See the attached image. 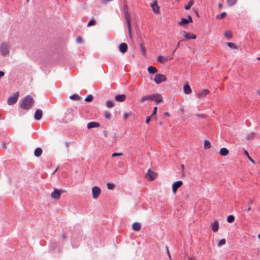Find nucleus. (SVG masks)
<instances>
[{
	"instance_id": "obj_18",
	"label": "nucleus",
	"mask_w": 260,
	"mask_h": 260,
	"mask_svg": "<svg viewBox=\"0 0 260 260\" xmlns=\"http://www.w3.org/2000/svg\"><path fill=\"white\" fill-rule=\"evenodd\" d=\"M151 7L152 8V10L155 13H159V7L157 5V2L155 1L152 4H151Z\"/></svg>"
},
{
	"instance_id": "obj_3",
	"label": "nucleus",
	"mask_w": 260,
	"mask_h": 260,
	"mask_svg": "<svg viewBox=\"0 0 260 260\" xmlns=\"http://www.w3.org/2000/svg\"><path fill=\"white\" fill-rule=\"evenodd\" d=\"M9 53V45L6 43H3L0 45V53L3 56H6Z\"/></svg>"
},
{
	"instance_id": "obj_19",
	"label": "nucleus",
	"mask_w": 260,
	"mask_h": 260,
	"mask_svg": "<svg viewBox=\"0 0 260 260\" xmlns=\"http://www.w3.org/2000/svg\"><path fill=\"white\" fill-rule=\"evenodd\" d=\"M189 23H190L189 22L187 19H185V18H182L181 19V21L178 22V24L180 25H182L183 27H186Z\"/></svg>"
},
{
	"instance_id": "obj_26",
	"label": "nucleus",
	"mask_w": 260,
	"mask_h": 260,
	"mask_svg": "<svg viewBox=\"0 0 260 260\" xmlns=\"http://www.w3.org/2000/svg\"><path fill=\"white\" fill-rule=\"evenodd\" d=\"M106 106L109 108L113 107L115 105L114 103L112 101H107L106 103Z\"/></svg>"
},
{
	"instance_id": "obj_63",
	"label": "nucleus",
	"mask_w": 260,
	"mask_h": 260,
	"mask_svg": "<svg viewBox=\"0 0 260 260\" xmlns=\"http://www.w3.org/2000/svg\"><path fill=\"white\" fill-rule=\"evenodd\" d=\"M258 239H260V234H259L258 235Z\"/></svg>"
},
{
	"instance_id": "obj_12",
	"label": "nucleus",
	"mask_w": 260,
	"mask_h": 260,
	"mask_svg": "<svg viewBox=\"0 0 260 260\" xmlns=\"http://www.w3.org/2000/svg\"><path fill=\"white\" fill-rule=\"evenodd\" d=\"M119 48L121 53H124L127 50V45L125 43H122L119 45Z\"/></svg>"
},
{
	"instance_id": "obj_17",
	"label": "nucleus",
	"mask_w": 260,
	"mask_h": 260,
	"mask_svg": "<svg viewBox=\"0 0 260 260\" xmlns=\"http://www.w3.org/2000/svg\"><path fill=\"white\" fill-rule=\"evenodd\" d=\"M209 90L208 89H204L201 92H200L197 94V97L198 98H202L203 97L205 96L207 94L209 93Z\"/></svg>"
},
{
	"instance_id": "obj_56",
	"label": "nucleus",
	"mask_w": 260,
	"mask_h": 260,
	"mask_svg": "<svg viewBox=\"0 0 260 260\" xmlns=\"http://www.w3.org/2000/svg\"><path fill=\"white\" fill-rule=\"evenodd\" d=\"M58 167H57V168L54 170V171H53V172H52V175H54V174L55 173V172L57 171V170H58Z\"/></svg>"
},
{
	"instance_id": "obj_35",
	"label": "nucleus",
	"mask_w": 260,
	"mask_h": 260,
	"mask_svg": "<svg viewBox=\"0 0 260 260\" xmlns=\"http://www.w3.org/2000/svg\"><path fill=\"white\" fill-rule=\"evenodd\" d=\"M237 0H227V4L230 6H234L237 2Z\"/></svg>"
},
{
	"instance_id": "obj_20",
	"label": "nucleus",
	"mask_w": 260,
	"mask_h": 260,
	"mask_svg": "<svg viewBox=\"0 0 260 260\" xmlns=\"http://www.w3.org/2000/svg\"><path fill=\"white\" fill-rule=\"evenodd\" d=\"M141 225L138 222H134L132 225L133 230L135 231H139L141 229Z\"/></svg>"
},
{
	"instance_id": "obj_45",
	"label": "nucleus",
	"mask_w": 260,
	"mask_h": 260,
	"mask_svg": "<svg viewBox=\"0 0 260 260\" xmlns=\"http://www.w3.org/2000/svg\"><path fill=\"white\" fill-rule=\"evenodd\" d=\"M224 35L226 37L230 39L232 37V34L230 32L226 31L224 34Z\"/></svg>"
},
{
	"instance_id": "obj_60",
	"label": "nucleus",
	"mask_w": 260,
	"mask_h": 260,
	"mask_svg": "<svg viewBox=\"0 0 260 260\" xmlns=\"http://www.w3.org/2000/svg\"><path fill=\"white\" fill-rule=\"evenodd\" d=\"M176 49H176V48H175V49L173 51V52H172L173 54H174V52H175V51H176Z\"/></svg>"
},
{
	"instance_id": "obj_34",
	"label": "nucleus",
	"mask_w": 260,
	"mask_h": 260,
	"mask_svg": "<svg viewBox=\"0 0 260 260\" xmlns=\"http://www.w3.org/2000/svg\"><path fill=\"white\" fill-rule=\"evenodd\" d=\"M226 243V240L225 239H221L217 243V246L220 247L223 245H224Z\"/></svg>"
},
{
	"instance_id": "obj_22",
	"label": "nucleus",
	"mask_w": 260,
	"mask_h": 260,
	"mask_svg": "<svg viewBox=\"0 0 260 260\" xmlns=\"http://www.w3.org/2000/svg\"><path fill=\"white\" fill-rule=\"evenodd\" d=\"M183 89L184 93L186 94H188L191 92V89L187 83L184 85Z\"/></svg>"
},
{
	"instance_id": "obj_32",
	"label": "nucleus",
	"mask_w": 260,
	"mask_h": 260,
	"mask_svg": "<svg viewBox=\"0 0 260 260\" xmlns=\"http://www.w3.org/2000/svg\"><path fill=\"white\" fill-rule=\"evenodd\" d=\"M244 154L247 157V158L251 162L255 164L254 160L249 156L248 152L246 150H244Z\"/></svg>"
},
{
	"instance_id": "obj_11",
	"label": "nucleus",
	"mask_w": 260,
	"mask_h": 260,
	"mask_svg": "<svg viewBox=\"0 0 260 260\" xmlns=\"http://www.w3.org/2000/svg\"><path fill=\"white\" fill-rule=\"evenodd\" d=\"M147 175L150 180H153L156 178L157 174L149 169L147 171Z\"/></svg>"
},
{
	"instance_id": "obj_10",
	"label": "nucleus",
	"mask_w": 260,
	"mask_h": 260,
	"mask_svg": "<svg viewBox=\"0 0 260 260\" xmlns=\"http://www.w3.org/2000/svg\"><path fill=\"white\" fill-rule=\"evenodd\" d=\"M60 197V191L56 188H55L53 191L51 193V197L54 199H58Z\"/></svg>"
},
{
	"instance_id": "obj_43",
	"label": "nucleus",
	"mask_w": 260,
	"mask_h": 260,
	"mask_svg": "<svg viewBox=\"0 0 260 260\" xmlns=\"http://www.w3.org/2000/svg\"><path fill=\"white\" fill-rule=\"evenodd\" d=\"M76 42L78 44H81L83 42L82 38L81 36H79L76 39Z\"/></svg>"
},
{
	"instance_id": "obj_24",
	"label": "nucleus",
	"mask_w": 260,
	"mask_h": 260,
	"mask_svg": "<svg viewBox=\"0 0 260 260\" xmlns=\"http://www.w3.org/2000/svg\"><path fill=\"white\" fill-rule=\"evenodd\" d=\"M229 153V150L227 148L223 147L220 149L219 154L222 156H226Z\"/></svg>"
},
{
	"instance_id": "obj_13",
	"label": "nucleus",
	"mask_w": 260,
	"mask_h": 260,
	"mask_svg": "<svg viewBox=\"0 0 260 260\" xmlns=\"http://www.w3.org/2000/svg\"><path fill=\"white\" fill-rule=\"evenodd\" d=\"M100 126V123L95 121L90 122L87 124V127L88 129L92 128L99 127Z\"/></svg>"
},
{
	"instance_id": "obj_37",
	"label": "nucleus",
	"mask_w": 260,
	"mask_h": 260,
	"mask_svg": "<svg viewBox=\"0 0 260 260\" xmlns=\"http://www.w3.org/2000/svg\"><path fill=\"white\" fill-rule=\"evenodd\" d=\"M107 186L108 189H112L115 187V185L113 183L109 182L107 183Z\"/></svg>"
},
{
	"instance_id": "obj_4",
	"label": "nucleus",
	"mask_w": 260,
	"mask_h": 260,
	"mask_svg": "<svg viewBox=\"0 0 260 260\" xmlns=\"http://www.w3.org/2000/svg\"><path fill=\"white\" fill-rule=\"evenodd\" d=\"M166 76L161 74H156L153 79L154 81L156 84H160L162 82L166 81Z\"/></svg>"
},
{
	"instance_id": "obj_40",
	"label": "nucleus",
	"mask_w": 260,
	"mask_h": 260,
	"mask_svg": "<svg viewBox=\"0 0 260 260\" xmlns=\"http://www.w3.org/2000/svg\"><path fill=\"white\" fill-rule=\"evenodd\" d=\"M95 24V20L94 19H91L88 22L87 26L88 27H90L91 26L94 25Z\"/></svg>"
},
{
	"instance_id": "obj_55",
	"label": "nucleus",
	"mask_w": 260,
	"mask_h": 260,
	"mask_svg": "<svg viewBox=\"0 0 260 260\" xmlns=\"http://www.w3.org/2000/svg\"><path fill=\"white\" fill-rule=\"evenodd\" d=\"M166 250H167V253H168V256L170 257V253H169V249H168V247H166Z\"/></svg>"
},
{
	"instance_id": "obj_25",
	"label": "nucleus",
	"mask_w": 260,
	"mask_h": 260,
	"mask_svg": "<svg viewBox=\"0 0 260 260\" xmlns=\"http://www.w3.org/2000/svg\"><path fill=\"white\" fill-rule=\"evenodd\" d=\"M194 2L193 0H190L188 4L185 6L184 8L186 10H188L190 9L191 7L193 5Z\"/></svg>"
},
{
	"instance_id": "obj_54",
	"label": "nucleus",
	"mask_w": 260,
	"mask_h": 260,
	"mask_svg": "<svg viewBox=\"0 0 260 260\" xmlns=\"http://www.w3.org/2000/svg\"><path fill=\"white\" fill-rule=\"evenodd\" d=\"M198 116L201 118H204L205 115L204 114H199Z\"/></svg>"
},
{
	"instance_id": "obj_57",
	"label": "nucleus",
	"mask_w": 260,
	"mask_h": 260,
	"mask_svg": "<svg viewBox=\"0 0 260 260\" xmlns=\"http://www.w3.org/2000/svg\"><path fill=\"white\" fill-rule=\"evenodd\" d=\"M222 4H221V3H219V4H218V7H219L220 8H222Z\"/></svg>"
},
{
	"instance_id": "obj_42",
	"label": "nucleus",
	"mask_w": 260,
	"mask_h": 260,
	"mask_svg": "<svg viewBox=\"0 0 260 260\" xmlns=\"http://www.w3.org/2000/svg\"><path fill=\"white\" fill-rule=\"evenodd\" d=\"M105 117L106 118L110 119L111 117V114L109 111H106L105 113Z\"/></svg>"
},
{
	"instance_id": "obj_62",
	"label": "nucleus",
	"mask_w": 260,
	"mask_h": 260,
	"mask_svg": "<svg viewBox=\"0 0 260 260\" xmlns=\"http://www.w3.org/2000/svg\"><path fill=\"white\" fill-rule=\"evenodd\" d=\"M3 119L1 114H0V119Z\"/></svg>"
},
{
	"instance_id": "obj_41",
	"label": "nucleus",
	"mask_w": 260,
	"mask_h": 260,
	"mask_svg": "<svg viewBox=\"0 0 260 260\" xmlns=\"http://www.w3.org/2000/svg\"><path fill=\"white\" fill-rule=\"evenodd\" d=\"M166 60V58L161 55H159L157 57V61L159 62H162Z\"/></svg>"
},
{
	"instance_id": "obj_27",
	"label": "nucleus",
	"mask_w": 260,
	"mask_h": 260,
	"mask_svg": "<svg viewBox=\"0 0 260 260\" xmlns=\"http://www.w3.org/2000/svg\"><path fill=\"white\" fill-rule=\"evenodd\" d=\"M204 146L205 149H209L211 147L210 142L207 140L204 141Z\"/></svg>"
},
{
	"instance_id": "obj_21",
	"label": "nucleus",
	"mask_w": 260,
	"mask_h": 260,
	"mask_svg": "<svg viewBox=\"0 0 260 260\" xmlns=\"http://www.w3.org/2000/svg\"><path fill=\"white\" fill-rule=\"evenodd\" d=\"M43 151L41 148L37 147L34 151V155L35 156L38 157L42 154Z\"/></svg>"
},
{
	"instance_id": "obj_53",
	"label": "nucleus",
	"mask_w": 260,
	"mask_h": 260,
	"mask_svg": "<svg viewBox=\"0 0 260 260\" xmlns=\"http://www.w3.org/2000/svg\"><path fill=\"white\" fill-rule=\"evenodd\" d=\"M164 115L165 116H169L170 115V113L169 112H165Z\"/></svg>"
},
{
	"instance_id": "obj_14",
	"label": "nucleus",
	"mask_w": 260,
	"mask_h": 260,
	"mask_svg": "<svg viewBox=\"0 0 260 260\" xmlns=\"http://www.w3.org/2000/svg\"><path fill=\"white\" fill-rule=\"evenodd\" d=\"M153 101L155 102L157 104H158L159 103H162L163 102V99L160 94L155 93L153 99Z\"/></svg>"
},
{
	"instance_id": "obj_28",
	"label": "nucleus",
	"mask_w": 260,
	"mask_h": 260,
	"mask_svg": "<svg viewBox=\"0 0 260 260\" xmlns=\"http://www.w3.org/2000/svg\"><path fill=\"white\" fill-rule=\"evenodd\" d=\"M70 99L72 100L78 101L80 100V97L77 94H73L70 96Z\"/></svg>"
},
{
	"instance_id": "obj_44",
	"label": "nucleus",
	"mask_w": 260,
	"mask_h": 260,
	"mask_svg": "<svg viewBox=\"0 0 260 260\" xmlns=\"http://www.w3.org/2000/svg\"><path fill=\"white\" fill-rule=\"evenodd\" d=\"M121 155H123V153H122V152H114L112 154V156L115 157V156H121Z\"/></svg>"
},
{
	"instance_id": "obj_16",
	"label": "nucleus",
	"mask_w": 260,
	"mask_h": 260,
	"mask_svg": "<svg viewBox=\"0 0 260 260\" xmlns=\"http://www.w3.org/2000/svg\"><path fill=\"white\" fill-rule=\"evenodd\" d=\"M211 229L214 232H216L218 231L219 229V223L218 221H214V222L211 224Z\"/></svg>"
},
{
	"instance_id": "obj_50",
	"label": "nucleus",
	"mask_w": 260,
	"mask_h": 260,
	"mask_svg": "<svg viewBox=\"0 0 260 260\" xmlns=\"http://www.w3.org/2000/svg\"><path fill=\"white\" fill-rule=\"evenodd\" d=\"M150 117H147L146 120V123L147 124H148L150 122Z\"/></svg>"
},
{
	"instance_id": "obj_47",
	"label": "nucleus",
	"mask_w": 260,
	"mask_h": 260,
	"mask_svg": "<svg viewBox=\"0 0 260 260\" xmlns=\"http://www.w3.org/2000/svg\"><path fill=\"white\" fill-rule=\"evenodd\" d=\"M149 101H153V99L154 98L155 94H149Z\"/></svg>"
},
{
	"instance_id": "obj_8",
	"label": "nucleus",
	"mask_w": 260,
	"mask_h": 260,
	"mask_svg": "<svg viewBox=\"0 0 260 260\" xmlns=\"http://www.w3.org/2000/svg\"><path fill=\"white\" fill-rule=\"evenodd\" d=\"M182 181L179 180L175 182L172 185L173 192L174 194L176 193V191L179 187L182 185Z\"/></svg>"
},
{
	"instance_id": "obj_33",
	"label": "nucleus",
	"mask_w": 260,
	"mask_h": 260,
	"mask_svg": "<svg viewBox=\"0 0 260 260\" xmlns=\"http://www.w3.org/2000/svg\"><path fill=\"white\" fill-rule=\"evenodd\" d=\"M93 99V95L92 94H89L85 99V101L87 102H90L92 101Z\"/></svg>"
},
{
	"instance_id": "obj_31",
	"label": "nucleus",
	"mask_w": 260,
	"mask_h": 260,
	"mask_svg": "<svg viewBox=\"0 0 260 260\" xmlns=\"http://www.w3.org/2000/svg\"><path fill=\"white\" fill-rule=\"evenodd\" d=\"M226 45L229 47H230L232 49H237L236 45L233 43L228 42V43H226Z\"/></svg>"
},
{
	"instance_id": "obj_48",
	"label": "nucleus",
	"mask_w": 260,
	"mask_h": 260,
	"mask_svg": "<svg viewBox=\"0 0 260 260\" xmlns=\"http://www.w3.org/2000/svg\"><path fill=\"white\" fill-rule=\"evenodd\" d=\"M157 108L156 107H154L153 108V112H152V114L151 115V116H153L154 115H155L156 114V112H157Z\"/></svg>"
},
{
	"instance_id": "obj_5",
	"label": "nucleus",
	"mask_w": 260,
	"mask_h": 260,
	"mask_svg": "<svg viewBox=\"0 0 260 260\" xmlns=\"http://www.w3.org/2000/svg\"><path fill=\"white\" fill-rule=\"evenodd\" d=\"M19 96V92H15L13 96H10L7 101V103L9 105H14L18 101Z\"/></svg>"
},
{
	"instance_id": "obj_1",
	"label": "nucleus",
	"mask_w": 260,
	"mask_h": 260,
	"mask_svg": "<svg viewBox=\"0 0 260 260\" xmlns=\"http://www.w3.org/2000/svg\"><path fill=\"white\" fill-rule=\"evenodd\" d=\"M35 101L30 95H26L21 101L20 108L24 110H29L32 108Z\"/></svg>"
},
{
	"instance_id": "obj_59",
	"label": "nucleus",
	"mask_w": 260,
	"mask_h": 260,
	"mask_svg": "<svg viewBox=\"0 0 260 260\" xmlns=\"http://www.w3.org/2000/svg\"><path fill=\"white\" fill-rule=\"evenodd\" d=\"M250 210H251V208H250V207H249V208L246 210V211H247V212L249 211Z\"/></svg>"
},
{
	"instance_id": "obj_6",
	"label": "nucleus",
	"mask_w": 260,
	"mask_h": 260,
	"mask_svg": "<svg viewBox=\"0 0 260 260\" xmlns=\"http://www.w3.org/2000/svg\"><path fill=\"white\" fill-rule=\"evenodd\" d=\"M101 192V188L97 186H94L92 188V198L96 199L98 198Z\"/></svg>"
},
{
	"instance_id": "obj_49",
	"label": "nucleus",
	"mask_w": 260,
	"mask_h": 260,
	"mask_svg": "<svg viewBox=\"0 0 260 260\" xmlns=\"http://www.w3.org/2000/svg\"><path fill=\"white\" fill-rule=\"evenodd\" d=\"M131 115V113H124V119H126L128 116Z\"/></svg>"
},
{
	"instance_id": "obj_52",
	"label": "nucleus",
	"mask_w": 260,
	"mask_h": 260,
	"mask_svg": "<svg viewBox=\"0 0 260 260\" xmlns=\"http://www.w3.org/2000/svg\"><path fill=\"white\" fill-rule=\"evenodd\" d=\"M62 238H63L64 240H66V238H67V236H66V234H65V233H63V234H62Z\"/></svg>"
},
{
	"instance_id": "obj_2",
	"label": "nucleus",
	"mask_w": 260,
	"mask_h": 260,
	"mask_svg": "<svg viewBox=\"0 0 260 260\" xmlns=\"http://www.w3.org/2000/svg\"><path fill=\"white\" fill-rule=\"evenodd\" d=\"M124 17L126 19V23H127V27L129 31V33H131V16L130 14L128 11V7L126 5H124L122 7V10Z\"/></svg>"
},
{
	"instance_id": "obj_46",
	"label": "nucleus",
	"mask_w": 260,
	"mask_h": 260,
	"mask_svg": "<svg viewBox=\"0 0 260 260\" xmlns=\"http://www.w3.org/2000/svg\"><path fill=\"white\" fill-rule=\"evenodd\" d=\"M185 19H187V20L190 22V23H192L193 22V20H192V17L190 15H188L186 17V18H185Z\"/></svg>"
},
{
	"instance_id": "obj_23",
	"label": "nucleus",
	"mask_w": 260,
	"mask_h": 260,
	"mask_svg": "<svg viewBox=\"0 0 260 260\" xmlns=\"http://www.w3.org/2000/svg\"><path fill=\"white\" fill-rule=\"evenodd\" d=\"M147 71L149 72V73L151 74H155L157 72V69L152 66H150L148 67Z\"/></svg>"
},
{
	"instance_id": "obj_30",
	"label": "nucleus",
	"mask_w": 260,
	"mask_h": 260,
	"mask_svg": "<svg viewBox=\"0 0 260 260\" xmlns=\"http://www.w3.org/2000/svg\"><path fill=\"white\" fill-rule=\"evenodd\" d=\"M235 220V216L233 215H230L228 216L226 220L229 223L233 222Z\"/></svg>"
},
{
	"instance_id": "obj_29",
	"label": "nucleus",
	"mask_w": 260,
	"mask_h": 260,
	"mask_svg": "<svg viewBox=\"0 0 260 260\" xmlns=\"http://www.w3.org/2000/svg\"><path fill=\"white\" fill-rule=\"evenodd\" d=\"M254 135H255L254 133H250L246 135L245 138H246V139H247L248 140H250L252 139V138H253Z\"/></svg>"
},
{
	"instance_id": "obj_39",
	"label": "nucleus",
	"mask_w": 260,
	"mask_h": 260,
	"mask_svg": "<svg viewBox=\"0 0 260 260\" xmlns=\"http://www.w3.org/2000/svg\"><path fill=\"white\" fill-rule=\"evenodd\" d=\"M148 100H149V95H144L142 97L140 102H141V103H143L145 101H148Z\"/></svg>"
},
{
	"instance_id": "obj_64",
	"label": "nucleus",
	"mask_w": 260,
	"mask_h": 260,
	"mask_svg": "<svg viewBox=\"0 0 260 260\" xmlns=\"http://www.w3.org/2000/svg\"><path fill=\"white\" fill-rule=\"evenodd\" d=\"M181 168H182V169H183V168H184V166H183V165H181Z\"/></svg>"
},
{
	"instance_id": "obj_15",
	"label": "nucleus",
	"mask_w": 260,
	"mask_h": 260,
	"mask_svg": "<svg viewBox=\"0 0 260 260\" xmlns=\"http://www.w3.org/2000/svg\"><path fill=\"white\" fill-rule=\"evenodd\" d=\"M126 99V96L124 94H117L115 96V100L119 102H123Z\"/></svg>"
},
{
	"instance_id": "obj_36",
	"label": "nucleus",
	"mask_w": 260,
	"mask_h": 260,
	"mask_svg": "<svg viewBox=\"0 0 260 260\" xmlns=\"http://www.w3.org/2000/svg\"><path fill=\"white\" fill-rule=\"evenodd\" d=\"M226 15V12H222L220 15H218L216 16V18L217 19H221L223 18Z\"/></svg>"
},
{
	"instance_id": "obj_51",
	"label": "nucleus",
	"mask_w": 260,
	"mask_h": 260,
	"mask_svg": "<svg viewBox=\"0 0 260 260\" xmlns=\"http://www.w3.org/2000/svg\"><path fill=\"white\" fill-rule=\"evenodd\" d=\"M5 75V73L3 71H0V78Z\"/></svg>"
},
{
	"instance_id": "obj_58",
	"label": "nucleus",
	"mask_w": 260,
	"mask_h": 260,
	"mask_svg": "<svg viewBox=\"0 0 260 260\" xmlns=\"http://www.w3.org/2000/svg\"><path fill=\"white\" fill-rule=\"evenodd\" d=\"M179 45H180V42H179L178 43H177V46L176 47V48L177 49L179 46Z\"/></svg>"
},
{
	"instance_id": "obj_7",
	"label": "nucleus",
	"mask_w": 260,
	"mask_h": 260,
	"mask_svg": "<svg viewBox=\"0 0 260 260\" xmlns=\"http://www.w3.org/2000/svg\"><path fill=\"white\" fill-rule=\"evenodd\" d=\"M181 34L183 35L187 40L196 39L197 38L196 35L193 33H188L185 30L181 31Z\"/></svg>"
},
{
	"instance_id": "obj_38",
	"label": "nucleus",
	"mask_w": 260,
	"mask_h": 260,
	"mask_svg": "<svg viewBox=\"0 0 260 260\" xmlns=\"http://www.w3.org/2000/svg\"><path fill=\"white\" fill-rule=\"evenodd\" d=\"M75 240H76V237H75V234H73V235L71 237V240H72V245L74 247L76 246V245L75 244Z\"/></svg>"
},
{
	"instance_id": "obj_9",
	"label": "nucleus",
	"mask_w": 260,
	"mask_h": 260,
	"mask_svg": "<svg viewBox=\"0 0 260 260\" xmlns=\"http://www.w3.org/2000/svg\"><path fill=\"white\" fill-rule=\"evenodd\" d=\"M42 116H43L42 110L40 109H37L35 113V114H34V118L36 120H39L41 119Z\"/></svg>"
},
{
	"instance_id": "obj_61",
	"label": "nucleus",
	"mask_w": 260,
	"mask_h": 260,
	"mask_svg": "<svg viewBox=\"0 0 260 260\" xmlns=\"http://www.w3.org/2000/svg\"><path fill=\"white\" fill-rule=\"evenodd\" d=\"M142 49L143 51H145V48L143 47H142Z\"/></svg>"
}]
</instances>
